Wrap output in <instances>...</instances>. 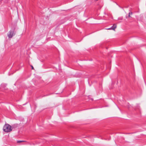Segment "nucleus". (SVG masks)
<instances>
[{"label":"nucleus","mask_w":146,"mask_h":146,"mask_svg":"<svg viewBox=\"0 0 146 146\" xmlns=\"http://www.w3.org/2000/svg\"><path fill=\"white\" fill-rule=\"evenodd\" d=\"M15 29L14 28L13 30H11L7 33V36L9 38H11L15 35V32L14 31Z\"/></svg>","instance_id":"nucleus-2"},{"label":"nucleus","mask_w":146,"mask_h":146,"mask_svg":"<svg viewBox=\"0 0 146 146\" xmlns=\"http://www.w3.org/2000/svg\"><path fill=\"white\" fill-rule=\"evenodd\" d=\"M129 17H130V15H129Z\"/></svg>","instance_id":"nucleus-8"},{"label":"nucleus","mask_w":146,"mask_h":146,"mask_svg":"<svg viewBox=\"0 0 146 146\" xmlns=\"http://www.w3.org/2000/svg\"><path fill=\"white\" fill-rule=\"evenodd\" d=\"M24 141H17V143H20L22 142H24Z\"/></svg>","instance_id":"nucleus-5"},{"label":"nucleus","mask_w":146,"mask_h":146,"mask_svg":"<svg viewBox=\"0 0 146 146\" xmlns=\"http://www.w3.org/2000/svg\"><path fill=\"white\" fill-rule=\"evenodd\" d=\"M18 126V124H15L14 125H13L12 126H11V128L12 129L13 128H17Z\"/></svg>","instance_id":"nucleus-4"},{"label":"nucleus","mask_w":146,"mask_h":146,"mask_svg":"<svg viewBox=\"0 0 146 146\" xmlns=\"http://www.w3.org/2000/svg\"><path fill=\"white\" fill-rule=\"evenodd\" d=\"M31 67H32V69H34V68H33V66H31Z\"/></svg>","instance_id":"nucleus-7"},{"label":"nucleus","mask_w":146,"mask_h":146,"mask_svg":"<svg viewBox=\"0 0 146 146\" xmlns=\"http://www.w3.org/2000/svg\"><path fill=\"white\" fill-rule=\"evenodd\" d=\"M3 130L5 132H9L12 130L11 126L8 124H6L3 127Z\"/></svg>","instance_id":"nucleus-1"},{"label":"nucleus","mask_w":146,"mask_h":146,"mask_svg":"<svg viewBox=\"0 0 146 146\" xmlns=\"http://www.w3.org/2000/svg\"><path fill=\"white\" fill-rule=\"evenodd\" d=\"M116 27V25L114 24L113 25V26H112L111 28H109L108 29H107L108 30H110V29H112L113 30H115V29Z\"/></svg>","instance_id":"nucleus-3"},{"label":"nucleus","mask_w":146,"mask_h":146,"mask_svg":"<svg viewBox=\"0 0 146 146\" xmlns=\"http://www.w3.org/2000/svg\"><path fill=\"white\" fill-rule=\"evenodd\" d=\"M132 12H129V15H132Z\"/></svg>","instance_id":"nucleus-6"}]
</instances>
